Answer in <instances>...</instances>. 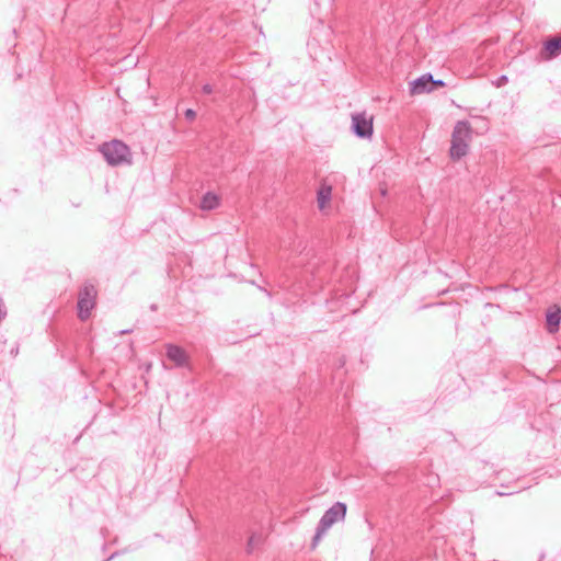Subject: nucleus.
<instances>
[{"label":"nucleus","instance_id":"f257e3e1","mask_svg":"<svg viewBox=\"0 0 561 561\" xmlns=\"http://www.w3.org/2000/svg\"><path fill=\"white\" fill-rule=\"evenodd\" d=\"M472 139V127L468 121H458L453 129L451 146L449 149L450 159L458 161L469 151V144Z\"/></svg>","mask_w":561,"mask_h":561},{"label":"nucleus","instance_id":"f03ea898","mask_svg":"<svg viewBox=\"0 0 561 561\" xmlns=\"http://www.w3.org/2000/svg\"><path fill=\"white\" fill-rule=\"evenodd\" d=\"M346 510L347 507L345 503L336 502L324 512V514L322 515L317 525L316 534L312 538L310 546L311 550H314L317 548L323 535L333 524L345 518Z\"/></svg>","mask_w":561,"mask_h":561},{"label":"nucleus","instance_id":"7ed1b4c3","mask_svg":"<svg viewBox=\"0 0 561 561\" xmlns=\"http://www.w3.org/2000/svg\"><path fill=\"white\" fill-rule=\"evenodd\" d=\"M100 152L103 154L105 161L112 167L130 164L133 161L129 147L118 139L101 145Z\"/></svg>","mask_w":561,"mask_h":561},{"label":"nucleus","instance_id":"20e7f679","mask_svg":"<svg viewBox=\"0 0 561 561\" xmlns=\"http://www.w3.org/2000/svg\"><path fill=\"white\" fill-rule=\"evenodd\" d=\"M96 287L91 282H85L79 289L77 314L81 321H87L91 317V312L96 306Z\"/></svg>","mask_w":561,"mask_h":561},{"label":"nucleus","instance_id":"39448f33","mask_svg":"<svg viewBox=\"0 0 561 561\" xmlns=\"http://www.w3.org/2000/svg\"><path fill=\"white\" fill-rule=\"evenodd\" d=\"M352 131L358 138H370L374 133L373 116H367L366 112L352 114Z\"/></svg>","mask_w":561,"mask_h":561},{"label":"nucleus","instance_id":"423d86ee","mask_svg":"<svg viewBox=\"0 0 561 561\" xmlns=\"http://www.w3.org/2000/svg\"><path fill=\"white\" fill-rule=\"evenodd\" d=\"M167 358L174 363L176 367H185L188 364V355L185 350L175 344L165 345Z\"/></svg>","mask_w":561,"mask_h":561},{"label":"nucleus","instance_id":"0eeeda50","mask_svg":"<svg viewBox=\"0 0 561 561\" xmlns=\"http://www.w3.org/2000/svg\"><path fill=\"white\" fill-rule=\"evenodd\" d=\"M432 73L427 72L410 83L411 94H423L433 92Z\"/></svg>","mask_w":561,"mask_h":561},{"label":"nucleus","instance_id":"6e6552de","mask_svg":"<svg viewBox=\"0 0 561 561\" xmlns=\"http://www.w3.org/2000/svg\"><path fill=\"white\" fill-rule=\"evenodd\" d=\"M541 54L545 59H551L561 55V35L546 41Z\"/></svg>","mask_w":561,"mask_h":561},{"label":"nucleus","instance_id":"1a4fd4ad","mask_svg":"<svg viewBox=\"0 0 561 561\" xmlns=\"http://www.w3.org/2000/svg\"><path fill=\"white\" fill-rule=\"evenodd\" d=\"M547 329L550 333H554L559 330L560 321H561V310L560 308H556L554 310H549L547 312Z\"/></svg>","mask_w":561,"mask_h":561},{"label":"nucleus","instance_id":"9d476101","mask_svg":"<svg viewBox=\"0 0 561 561\" xmlns=\"http://www.w3.org/2000/svg\"><path fill=\"white\" fill-rule=\"evenodd\" d=\"M219 204H220L219 196L213 192H207L202 197L199 207L203 210H213V209H216L219 206Z\"/></svg>","mask_w":561,"mask_h":561},{"label":"nucleus","instance_id":"9b49d317","mask_svg":"<svg viewBox=\"0 0 561 561\" xmlns=\"http://www.w3.org/2000/svg\"><path fill=\"white\" fill-rule=\"evenodd\" d=\"M331 193H332L331 186H322L318 191V205H319L320 209L324 208L325 204L330 201Z\"/></svg>","mask_w":561,"mask_h":561},{"label":"nucleus","instance_id":"f8f14e48","mask_svg":"<svg viewBox=\"0 0 561 561\" xmlns=\"http://www.w3.org/2000/svg\"><path fill=\"white\" fill-rule=\"evenodd\" d=\"M260 540H261L260 536H256L255 534L251 535L248 540L247 552L252 553V551L254 549V545L257 543Z\"/></svg>","mask_w":561,"mask_h":561},{"label":"nucleus","instance_id":"ddd939ff","mask_svg":"<svg viewBox=\"0 0 561 561\" xmlns=\"http://www.w3.org/2000/svg\"><path fill=\"white\" fill-rule=\"evenodd\" d=\"M431 84L433 87V91L437 90L438 88L446 87L445 81H443V80H434L433 77H432V83Z\"/></svg>","mask_w":561,"mask_h":561},{"label":"nucleus","instance_id":"4468645a","mask_svg":"<svg viewBox=\"0 0 561 561\" xmlns=\"http://www.w3.org/2000/svg\"><path fill=\"white\" fill-rule=\"evenodd\" d=\"M184 115H185V118H186L187 121H194V119H195V117H196V112H195L194 110H192V108H187V110L185 111Z\"/></svg>","mask_w":561,"mask_h":561},{"label":"nucleus","instance_id":"2eb2a0df","mask_svg":"<svg viewBox=\"0 0 561 561\" xmlns=\"http://www.w3.org/2000/svg\"><path fill=\"white\" fill-rule=\"evenodd\" d=\"M202 91L205 94H210L213 92V87L210 84L206 83L203 85Z\"/></svg>","mask_w":561,"mask_h":561},{"label":"nucleus","instance_id":"dca6fc26","mask_svg":"<svg viewBox=\"0 0 561 561\" xmlns=\"http://www.w3.org/2000/svg\"><path fill=\"white\" fill-rule=\"evenodd\" d=\"M501 80H502V81H505V80H507V78H506L505 76H503V77L501 78Z\"/></svg>","mask_w":561,"mask_h":561},{"label":"nucleus","instance_id":"f3484780","mask_svg":"<svg viewBox=\"0 0 561 561\" xmlns=\"http://www.w3.org/2000/svg\"><path fill=\"white\" fill-rule=\"evenodd\" d=\"M479 121H481V122L485 123V122H484V118H482V117H479ZM484 125L486 126V124H484Z\"/></svg>","mask_w":561,"mask_h":561}]
</instances>
